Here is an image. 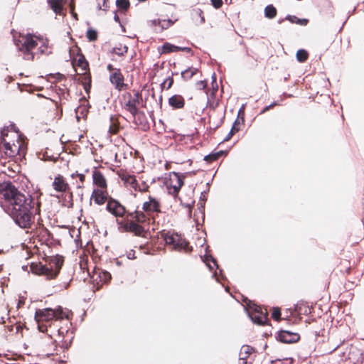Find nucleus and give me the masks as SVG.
Instances as JSON below:
<instances>
[{"label":"nucleus","instance_id":"nucleus-1","mask_svg":"<svg viewBox=\"0 0 364 364\" xmlns=\"http://www.w3.org/2000/svg\"><path fill=\"white\" fill-rule=\"evenodd\" d=\"M1 196L16 223L21 228H30L33 215L39 213V202L31 196L21 193L11 183H6L1 189Z\"/></svg>","mask_w":364,"mask_h":364},{"label":"nucleus","instance_id":"nucleus-2","mask_svg":"<svg viewBox=\"0 0 364 364\" xmlns=\"http://www.w3.org/2000/svg\"><path fill=\"white\" fill-rule=\"evenodd\" d=\"M26 144L23 136L14 125L4 127L1 132L0 150L9 159H21L26 153Z\"/></svg>","mask_w":364,"mask_h":364},{"label":"nucleus","instance_id":"nucleus-3","mask_svg":"<svg viewBox=\"0 0 364 364\" xmlns=\"http://www.w3.org/2000/svg\"><path fill=\"white\" fill-rule=\"evenodd\" d=\"M15 44L23 55V58L27 60H32L34 58L35 51L36 49L41 53L46 52L48 48V40L41 36L35 34H19L18 39L14 35Z\"/></svg>","mask_w":364,"mask_h":364},{"label":"nucleus","instance_id":"nucleus-4","mask_svg":"<svg viewBox=\"0 0 364 364\" xmlns=\"http://www.w3.org/2000/svg\"><path fill=\"white\" fill-rule=\"evenodd\" d=\"M161 213L160 202L154 197L149 196L147 201L142 205V210H136L130 217L139 223H149L154 220L156 215Z\"/></svg>","mask_w":364,"mask_h":364},{"label":"nucleus","instance_id":"nucleus-5","mask_svg":"<svg viewBox=\"0 0 364 364\" xmlns=\"http://www.w3.org/2000/svg\"><path fill=\"white\" fill-rule=\"evenodd\" d=\"M69 311H64L61 307L56 309H43L36 311L35 318L38 323V327L40 331L45 332L47 330V326L44 325V322H48L53 319L58 321L64 318H68Z\"/></svg>","mask_w":364,"mask_h":364},{"label":"nucleus","instance_id":"nucleus-6","mask_svg":"<svg viewBox=\"0 0 364 364\" xmlns=\"http://www.w3.org/2000/svg\"><path fill=\"white\" fill-rule=\"evenodd\" d=\"M63 262V259H55L49 264V267L38 264L32 265L31 268L35 274L43 275L48 279H50L55 278L59 273Z\"/></svg>","mask_w":364,"mask_h":364},{"label":"nucleus","instance_id":"nucleus-7","mask_svg":"<svg viewBox=\"0 0 364 364\" xmlns=\"http://www.w3.org/2000/svg\"><path fill=\"white\" fill-rule=\"evenodd\" d=\"M163 237L166 244L172 246L176 250H184L185 252L191 250L188 246V242L186 240L177 233L167 232L164 233Z\"/></svg>","mask_w":364,"mask_h":364},{"label":"nucleus","instance_id":"nucleus-8","mask_svg":"<svg viewBox=\"0 0 364 364\" xmlns=\"http://www.w3.org/2000/svg\"><path fill=\"white\" fill-rule=\"evenodd\" d=\"M246 311L250 319L257 324L263 325L267 321V311L250 301L247 304Z\"/></svg>","mask_w":364,"mask_h":364},{"label":"nucleus","instance_id":"nucleus-9","mask_svg":"<svg viewBox=\"0 0 364 364\" xmlns=\"http://www.w3.org/2000/svg\"><path fill=\"white\" fill-rule=\"evenodd\" d=\"M141 95L138 92L133 95L127 93L124 95V107L134 117L138 112V105L139 104V98Z\"/></svg>","mask_w":364,"mask_h":364},{"label":"nucleus","instance_id":"nucleus-10","mask_svg":"<svg viewBox=\"0 0 364 364\" xmlns=\"http://www.w3.org/2000/svg\"><path fill=\"white\" fill-rule=\"evenodd\" d=\"M106 208L115 217H122L126 213L125 208L119 202L112 198L108 200Z\"/></svg>","mask_w":364,"mask_h":364},{"label":"nucleus","instance_id":"nucleus-11","mask_svg":"<svg viewBox=\"0 0 364 364\" xmlns=\"http://www.w3.org/2000/svg\"><path fill=\"white\" fill-rule=\"evenodd\" d=\"M119 177L123 181L125 187L131 190H136L139 181L134 176L123 171L119 173Z\"/></svg>","mask_w":364,"mask_h":364},{"label":"nucleus","instance_id":"nucleus-12","mask_svg":"<svg viewBox=\"0 0 364 364\" xmlns=\"http://www.w3.org/2000/svg\"><path fill=\"white\" fill-rule=\"evenodd\" d=\"M90 199L97 205H103L108 199L107 190L95 188L92 193Z\"/></svg>","mask_w":364,"mask_h":364},{"label":"nucleus","instance_id":"nucleus-13","mask_svg":"<svg viewBox=\"0 0 364 364\" xmlns=\"http://www.w3.org/2000/svg\"><path fill=\"white\" fill-rule=\"evenodd\" d=\"M93 183L97 187L98 189H107V180L104 175L98 170L95 169L92 172Z\"/></svg>","mask_w":364,"mask_h":364},{"label":"nucleus","instance_id":"nucleus-14","mask_svg":"<svg viewBox=\"0 0 364 364\" xmlns=\"http://www.w3.org/2000/svg\"><path fill=\"white\" fill-rule=\"evenodd\" d=\"M52 186L55 191L58 192L64 193L68 191L69 185L65 181L63 176L58 175L55 177L53 182L52 183Z\"/></svg>","mask_w":364,"mask_h":364},{"label":"nucleus","instance_id":"nucleus-15","mask_svg":"<svg viewBox=\"0 0 364 364\" xmlns=\"http://www.w3.org/2000/svg\"><path fill=\"white\" fill-rule=\"evenodd\" d=\"M109 79L111 82L117 90H121L125 87V84L124 83V77L119 70H114V71L110 75Z\"/></svg>","mask_w":364,"mask_h":364},{"label":"nucleus","instance_id":"nucleus-16","mask_svg":"<svg viewBox=\"0 0 364 364\" xmlns=\"http://www.w3.org/2000/svg\"><path fill=\"white\" fill-rule=\"evenodd\" d=\"M299 336L297 333H294L287 331H281L279 333V339L283 343H290L299 340Z\"/></svg>","mask_w":364,"mask_h":364},{"label":"nucleus","instance_id":"nucleus-17","mask_svg":"<svg viewBox=\"0 0 364 364\" xmlns=\"http://www.w3.org/2000/svg\"><path fill=\"white\" fill-rule=\"evenodd\" d=\"M183 181L181 178L180 176L177 173H175L173 176L171 178L169 192L172 194H176L181 186H183Z\"/></svg>","mask_w":364,"mask_h":364},{"label":"nucleus","instance_id":"nucleus-18","mask_svg":"<svg viewBox=\"0 0 364 364\" xmlns=\"http://www.w3.org/2000/svg\"><path fill=\"white\" fill-rule=\"evenodd\" d=\"M181 50L189 51L190 48H186V47H178V46L172 45L169 43H164L161 48L162 53H171V52H178V51H181Z\"/></svg>","mask_w":364,"mask_h":364},{"label":"nucleus","instance_id":"nucleus-19","mask_svg":"<svg viewBox=\"0 0 364 364\" xmlns=\"http://www.w3.org/2000/svg\"><path fill=\"white\" fill-rule=\"evenodd\" d=\"M124 228L127 230L134 232L136 235H141L144 232V228L133 221L127 223Z\"/></svg>","mask_w":364,"mask_h":364},{"label":"nucleus","instance_id":"nucleus-20","mask_svg":"<svg viewBox=\"0 0 364 364\" xmlns=\"http://www.w3.org/2000/svg\"><path fill=\"white\" fill-rule=\"evenodd\" d=\"M50 9L56 14H61L63 8V0H48Z\"/></svg>","mask_w":364,"mask_h":364},{"label":"nucleus","instance_id":"nucleus-21","mask_svg":"<svg viewBox=\"0 0 364 364\" xmlns=\"http://www.w3.org/2000/svg\"><path fill=\"white\" fill-rule=\"evenodd\" d=\"M169 105L176 109H180L184 106V99L181 95H173L169 98Z\"/></svg>","mask_w":364,"mask_h":364},{"label":"nucleus","instance_id":"nucleus-22","mask_svg":"<svg viewBox=\"0 0 364 364\" xmlns=\"http://www.w3.org/2000/svg\"><path fill=\"white\" fill-rule=\"evenodd\" d=\"M253 348L250 346H242L239 353L240 360H247L252 353Z\"/></svg>","mask_w":364,"mask_h":364},{"label":"nucleus","instance_id":"nucleus-23","mask_svg":"<svg viewBox=\"0 0 364 364\" xmlns=\"http://www.w3.org/2000/svg\"><path fill=\"white\" fill-rule=\"evenodd\" d=\"M277 15V9L276 8L270 4L265 7L264 9V16L268 18H272L275 17Z\"/></svg>","mask_w":364,"mask_h":364},{"label":"nucleus","instance_id":"nucleus-24","mask_svg":"<svg viewBox=\"0 0 364 364\" xmlns=\"http://www.w3.org/2000/svg\"><path fill=\"white\" fill-rule=\"evenodd\" d=\"M198 69L195 68H190L181 73V76L185 80L191 79L196 73Z\"/></svg>","mask_w":364,"mask_h":364},{"label":"nucleus","instance_id":"nucleus-25","mask_svg":"<svg viewBox=\"0 0 364 364\" xmlns=\"http://www.w3.org/2000/svg\"><path fill=\"white\" fill-rule=\"evenodd\" d=\"M76 65L81 68L82 70L86 73V70L88 67V63L86 61L85 57L83 55H80L77 59H76Z\"/></svg>","mask_w":364,"mask_h":364},{"label":"nucleus","instance_id":"nucleus-26","mask_svg":"<svg viewBox=\"0 0 364 364\" xmlns=\"http://www.w3.org/2000/svg\"><path fill=\"white\" fill-rule=\"evenodd\" d=\"M117 7L119 11H125L130 6L129 0H116Z\"/></svg>","mask_w":364,"mask_h":364},{"label":"nucleus","instance_id":"nucleus-27","mask_svg":"<svg viewBox=\"0 0 364 364\" xmlns=\"http://www.w3.org/2000/svg\"><path fill=\"white\" fill-rule=\"evenodd\" d=\"M284 20L290 21V23H308V20L306 18H299L295 16L287 15L285 18L279 21V23H282Z\"/></svg>","mask_w":364,"mask_h":364},{"label":"nucleus","instance_id":"nucleus-28","mask_svg":"<svg viewBox=\"0 0 364 364\" xmlns=\"http://www.w3.org/2000/svg\"><path fill=\"white\" fill-rule=\"evenodd\" d=\"M308 58V53L303 49H300L296 53V59L298 61L302 63L306 60Z\"/></svg>","mask_w":364,"mask_h":364},{"label":"nucleus","instance_id":"nucleus-29","mask_svg":"<svg viewBox=\"0 0 364 364\" xmlns=\"http://www.w3.org/2000/svg\"><path fill=\"white\" fill-rule=\"evenodd\" d=\"M100 281L102 283H107L111 279V274L105 271H101L99 272Z\"/></svg>","mask_w":364,"mask_h":364},{"label":"nucleus","instance_id":"nucleus-30","mask_svg":"<svg viewBox=\"0 0 364 364\" xmlns=\"http://www.w3.org/2000/svg\"><path fill=\"white\" fill-rule=\"evenodd\" d=\"M205 262L207 264L210 269H213L214 267L218 268L216 261L211 256H206L205 258Z\"/></svg>","mask_w":364,"mask_h":364},{"label":"nucleus","instance_id":"nucleus-31","mask_svg":"<svg viewBox=\"0 0 364 364\" xmlns=\"http://www.w3.org/2000/svg\"><path fill=\"white\" fill-rule=\"evenodd\" d=\"M86 36L89 39L90 41H95L97 38V31H95L92 28H90L87 31Z\"/></svg>","mask_w":364,"mask_h":364},{"label":"nucleus","instance_id":"nucleus-32","mask_svg":"<svg viewBox=\"0 0 364 364\" xmlns=\"http://www.w3.org/2000/svg\"><path fill=\"white\" fill-rule=\"evenodd\" d=\"M293 359L291 358H286L284 359H277L272 361V364H292Z\"/></svg>","mask_w":364,"mask_h":364},{"label":"nucleus","instance_id":"nucleus-33","mask_svg":"<svg viewBox=\"0 0 364 364\" xmlns=\"http://www.w3.org/2000/svg\"><path fill=\"white\" fill-rule=\"evenodd\" d=\"M75 176L79 178V183H77V186L78 188H81L85 181V176L84 174L78 173L77 172L71 174V177L73 178H74Z\"/></svg>","mask_w":364,"mask_h":364},{"label":"nucleus","instance_id":"nucleus-34","mask_svg":"<svg viewBox=\"0 0 364 364\" xmlns=\"http://www.w3.org/2000/svg\"><path fill=\"white\" fill-rule=\"evenodd\" d=\"M127 52V46H120V47H115L113 48V53L118 55H123L125 53Z\"/></svg>","mask_w":364,"mask_h":364},{"label":"nucleus","instance_id":"nucleus-35","mask_svg":"<svg viewBox=\"0 0 364 364\" xmlns=\"http://www.w3.org/2000/svg\"><path fill=\"white\" fill-rule=\"evenodd\" d=\"M148 188L149 186L144 181H141V183H138L135 191L145 192Z\"/></svg>","mask_w":364,"mask_h":364},{"label":"nucleus","instance_id":"nucleus-36","mask_svg":"<svg viewBox=\"0 0 364 364\" xmlns=\"http://www.w3.org/2000/svg\"><path fill=\"white\" fill-rule=\"evenodd\" d=\"M119 130L118 124L111 119V124L109 127V132L111 134H117Z\"/></svg>","mask_w":364,"mask_h":364},{"label":"nucleus","instance_id":"nucleus-37","mask_svg":"<svg viewBox=\"0 0 364 364\" xmlns=\"http://www.w3.org/2000/svg\"><path fill=\"white\" fill-rule=\"evenodd\" d=\"M280 316H281L280 309L279 308H274L272 313V317L274 319L279 321L280 319Z\"/></svg>","mask_w":364,"mask_h":364},{"label":"nucleus","instance_id":"nucleus-38","mask_svg":"<svg viewBox=\"0 0 364 364\" xmlns=\"http://www.w3.org/2000/svg\"><path fill=\"white\" fill-rule=\"evenodd\" d=\"M218 156H219V153L209 154L204 157V160L207 161H215L218 158Z\"/></svg>","mask_w":364,"mask_h":364},{"label":"nucleus","instance_id":"nucleus-39","mask_svg":"<svg viewBox=\"0 0 364 364\" xmlns=\"http://www.w3.org/2000/svg\"><path fill=\"white\" fill-rule=\"evenodd\" d=\"M202 11L199 9H194L192 15L193 16H198L200 18V21H205L204 17L202 16Z\"/></svg>","mask_w":364,"mask_h":364},{"label":"nucleus","instance_id":"nucleus-40","mask_svg":"<svg viewBox=\"0 0 364 364\" xmlns=\"http://www.w3.org/2000/svg\"><path fill=\"white\" fill-rule=\"evenodd\" d=\"M211 4L215 8L219 9L223 5V0H210Z\"/></svg>","mask_w":364,"mask_h":364},{"label":"nucleus","instance_id":"nucleus-41","mask_svg":"<svg viewBox=\"0 0 364 364\" xmlns=\"http://www.w3.org/2000/svg\"><path fill=\"white\" fill-rule=\"evenodd\" d=\"M237 130H236L235 129V127L233 126L232 128L231 129L230 132H229V134L227 135V136L225 138L224 141H228L230 139V138L233 136V134L237 132Z\"/></svg>","mask_w":364,"mask_h":364},{"label":"nucleus","instance_id":"nucleus-42","mask_svg":"<svg viewBox=\"0 0 364 364\" xmlns=\"http://www.w3.org/2000/svg\"><path fill=\"white\" fill-rule=\"evenodd\" d=\"M198 89L203 90L206 87L207 83L205 81L201 80L197 82Z\"/></svg>","mask_w":364,"mask_h":364},{"label":"nucleus","instance_id":"nucleus-43","mask_svg":"<svg viewBox=\"0 0 364 364\" xmlns=\"http://www.w3.org/2000/svg\"><path fill=\"white\" fill-rule=\"evenodd\" d=\"M70 13L72 14L75 20H77V14L74 11V9L70 6Z\"/></svg>","mask_w":364,"mask_h":364},{"label":"nucleus","instance_id":"nucleus-44","mask_svg":"<svg viewBox=\"0 0 364 364\" xmlns=\"http://www.w3.org/2000/svg\"><path fill=\"white\" fill-rule=\"evenodd\" d=\"M168 81V88H170L173 84V79L168 78L165 81V83Z\"/></svg>","mask_w":364,"mask_h":364},{"label":"nucleus","instance_id":"nucleus-45","mask_svg":"<svg viewBox=\"0 0 364 364\" xmlns=\"http://www.w3.org/2000/svg\"><path fill=\"white\" fill-rule=\"evenodd\" d=\"M107 69L109 70V71H112V73L114 71L115 69L113 68L112 65H107Z\"/></svg>","mask_w":364,"mask_h":364},{"label":"nucleus","instance_id":"nucleus-46","mask_svg":"<svg viewBox=\"0 0 364 364\" xmlns=\"http://www.w3.org/2000/svg\"><path fill=\"white\" fill-rule=\"evenodd\" d=\"M241 363L240 364H251V363L248 362L247 360H240Z\"/></svg>","mask_w":364,"mask_h":364},{"label":"nucleus","instance_id":"nucleus-47","mask_svg":"<svg viewBox=\"0 0 364 364\" xmlns=\"http://www.w3.org/2000/svg\"><path fill=\"white\" fill-rule=\"evenodd\" d=\"M119 28H121L122 33H125V28L123 24H119Z\"/></svg>","mask_w":364,"mask_h":364},{"label":"nucleus","instance_id":"nucleus-48","mask_svg":"<svg viewBox=\"0 0 364 364\" xmlns=\"http://www.w3.org/2000/svg\"><path fill=\"white\" fill-rule=\"evenodd\" d=\"M114 19L115 21L119 22V16L117 14H114Z\"/></svg>","mask_w":364,"mask_h":364},{"label":"nucleus","instance_id":"nucleus-49","mask_svg":"<svg viewBox=\"0 0 364 364\" xmlns=\"http://www.w3.org/2000/svg\"><path fill=\"white\" fill-rule=\"evenodd\" d=\"M6 183H0V193L1 194V189L3 188V186L5 185Z\"/></svg>","mask_w":364,"mask_h":364},{"label":"nucleus","instance_id":"nucleus-50","mask_svg":"<svg viewBox=\"0 0 364 364\" xmlns=\"http://www.w3.org/2000/svg\"><path fill=\"white\" fill-rule=\"evenodd\" d=\"M58 334H59V335H63V331H62V329H61V328H59V329H58Z\"/></svg>","mask_w":364,"mask_h":364},{"label":"nucleus","instance_id":"nucleus-51","mask_svg":"<svg viewBox=\"0 0 364 364\" xmlns=\"http://www.w3.org/2000/svg\"><path fill=\"white\" fill-rule=\"evenodd\" d=\"M212 78H213V82H214V81H215V80H216V77H215V74H213V75Z\"/></svg>","mask_w":364,"mask_h":364},{"label":"nucleus","instance_id":"nucleus-52","mask_svg":"<svg viewBox=\"0 0 364 364\" xmlns=\"http://www.w3.org/2000/svg\"><path fill=\"white\" fill-rule=\"evenodd\" d=\"M168 23H173V22L171 20L168 19Z\"/></svg>","mask_w":364,"mask_h":364},{"label":"nucleus","instance_id":"nucleus-53","mask_svg":"<svg viewBox=\"0 0 364 364\" xmlns=\"http://www.w3.org/2000/svg\"><path fill=\"white\" fill-rule=\"evenodd\" d=\"M131 257H132V255H131V254L129 253V256H128L129 259H131V258H132Z\"/></svg>","mask_w":364,"mask_h":364},{"label":"nucleus","instance_id":"nucleus-54","mask_svg":"<svg viewBox=\"0 0 364 364\" xmlns=\"http://www.w3.org/2000/svg\"><path fill=\"white\" fill-rule=\"evenodd\" d=\"M131 257H132V255H131V254L129 253V256H128L129 259H131V258H132Z\"/></svg>","mask_w":364,"mask_h":364},{"label":"nucleus","instance_id":"nucleus-55","mask_svg":"<svg viewBox=\"0 0 364 364\" xmlns=\"http://www.w3.org/2000/svg\"><path fill=\"white\" fill-rule=\"evenodd\" d=\"M126 36H128L129 38H132V35H126Z\"/></svg>","mask_w":364,"mask_h":364},{"label":"nucleus","instance_id":"nucleus-56","mask_svg":"<svg viewBox=\"0 0 364 364\" xmlns=\"http://www.w3.org/2000/svg\"><path fill=\"white\" fill-rule=\"evenodd\" d=\"M2 270V265L0 264V272Z\"/></svg>","mask_w":364,"mask_h":364},{"label":"nucleus","instance_id":"nucleus-57","mask_svg":"<svg viewBox=\"0 0 364 364\" xmlns=\"http://www.w3.org/2000/svg\"><path fill=\"white\" fill-rule=\"evenodd\" d=\"M151 23H156V21H155V20H154V21H152V22H151Z\"/></svg>","mask_w":364,"mask_h":364},{"label":"nucleus","instance_id":"nucleus-58","mask_svg":"<svg viewBox=\"0 0 364 364\" xmlns=\"http://www.w3.org/2000/svg\"><path fill=\"white\" fill-rule=\"evenodd\" d=\"M167 27H162V29H166Z\"/></svg>","mask_w":364,"mask_h":364}]
</instances>
